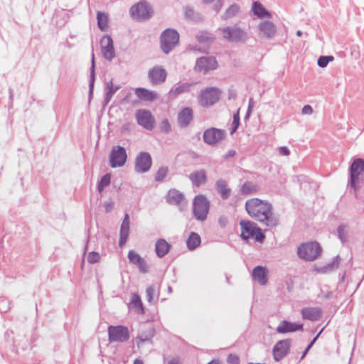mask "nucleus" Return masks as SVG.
I'll return each instance as SVG.
<instances>
[{
    "mask_svg": "<svg viewBox=\"0 0 364 364\" xmlns=\"http://www.w3.org/2000/svg\"><path fill=\"white\" fill-rule=\"evenodd\" d=\"M127 159L126 149L121 146H114L109 154V165L112 168L122 167Z\"/></svg>",
    "mask_w": 364,
    "mask_h": 364,
    "instance_id": "8",
    "label": "nucleus"
},
{
    "mask_svg": "<svg viewBox=\"0 0 364 364\" xmlns=\"http://www.w3.org/2000/svg\"><path fill=\"white\" fill-rule=\"evenodd\" d=\"M301 112H302L303 114L310 115V114H311L313 113V109L309 105H304L303 107V108H302Z\"/></svg>",
    "mask_w": 364,
    "mask_h": 364,
    "instance_id": "52",
    "label": "nucleus"
},
{
    "mask_svg": "<svg viewBox=\"0 0 364 364\" xmlns=\"http://www.w3.org/2000/svg\"><path fill=\"white\" fill-rule=\"evenodd\" d=\"M349 171L348 186L356 192L363 181L364 160L360 158L355 159L349 168Z\"/></svg>",
    "mask_w": 364,
    "mask_h": 364,
    "instance_id": "2",
    "label": "nucleus"
},
{
    "mask_svg": "<svg viewBox=\"0 0 364 364\" xmlns=\"http://www.w3.org/2000/svg\"><path fill=\"white\" fill-rule=\"evenodd\" d=\"M219 98V90L215 87H209L200 92L198 96V103L202 107H209L216 103Z\"/></svg>",
    "mask_w": 364,
    "mask_h": 364,
    "instance_id": "9",
    "label": "nucleus"
},
{
    "mask_svg": "<svg viewBox=\"0 0 364 364\" xmlns=\"http://www.w3.org/2000/svg\"><path fill=\"white\" fill-rule=\"evenodd\" d=\"M223 38L230 42H245L247 35L238 27H225L222 29Z\"/></svg>",
    "mask_w": 364,
    "mask_h": 364,
    "instance_id": "11",
    "label": "nucleus"
},
{
    "mask_svg": "<svg viewBox=\"0 0 364 364\" xmlns=\"http://www.w3.org/2000/svg\"><path fill=\"white\" fill-rule=\"evenodd\" d=\"M240 225L241 227V237L244 240H248L255 237L256 241L259 242L263 241L264 235L255 223L249 220H241Z\"/></svg>",
    "mask_w": 364,
    "mask_h": 364,
    "instance_id": "4",
    "label": "nucleus"
},
{
    "mask_svg": "<svg viewBox=\"0 0 364 364\" xmlns=\"http://www.w3.org/2000/svg\"><path fill=\"white\" fill-rule=\"evenodd\" d=\"M153 331H150L148 334L139 335L136 338V343L138 347H140L141 343L151 342V338L153 337Z\"/></svg>",
    "mask_w": 364,
    "mask_h": 364,
    "instance_id": "42",
    "label": "nucleus"
},
{
    "mask_svg": "<svg viewBox=\"0 0 364 364\" xmlns=\"http://www.w3.org/2000/svg\"><path fill=\"white\" fill-rule=\"evenodd\" d=\"M130 305H131V307L134 308L137 311L138 313H139V314L144 313L142 302L141 301L140 297L136 294H132Z\"/></svg>",
    "mask_w": 364,
    "mask_h": 364,
    "instance_id": "39",
    "label": "nucleus"
},
{
    "mask_svg": "<svg viewBox=\"0 0 364 364\" xmlns=\"http://www.w3.org/2000/svg\"><path fill=\"white\" fill-rule=\"evenodd\" d=\"M127 257L129 262L137 266L141 272L146 273L148 271V267L144 259L137 252L129 250Z\"/></svg>",
    "mask_w": 364,
    "mask_h": 364,
    "instance_id": "21",
    "label": "nucleus"
},
{
    "mask_svg": "<svg viewBox=\"0 0 364 364\" xmlns=\"http://www.w3.org/2000/svg\"><path fill=\"white\" fill-rule=\"evenodd\" d=\"M267 269L261 266H257L252 271V277L260 285L267 283Z\"/></svg>",
    "mask_w": 364,
    "mask_h": 364,
    "instance_id": "25",
    "label": "nucleus"
},
{
    "mask_svg": "<svg viewBox=\"0 0 364 364\" xmlns=\"http://www.w3.org/2000/svg\"><path fill=\"white\" fill-rule=\"evenodd\" d=\"M193 119V111L189 107L183 108L178 115V123L181 127H187Z\"/></svg>",
    "mask_w": 364,
    "mask_h": 364,
    "instance_id": "27",
    "label": "nucleus"
},
{
    "mask_svg": "<svg viewBox=\"0 0 364 364\" xmlns=\"http://www.w3.org/2000/svg\"><path fill=\"white\" fill-rule=\"evenodd\" d=\"M302 324L290 323L286 321L281 322L277 328V331L280 333L294 332L302 329Z\"/></svg>",
    "mask_w": 364,
    "mask_h": 364,
    "instance_id": "29",
    "label": "nucleus"
},
{
    "mask_svg": "<svg viewBox=\"0 0 364 364\" xmlns=\"http://www.w3.org/2000/svg\"><path fill=\"white\" fill-rule=\"evenodd\" d=\"M225 136V132L223 129L210 128L203 133V140L209 145H214L223 140Z\"/></svg>",
    "mask_w": 364,
    "mask_h": 364,
    "instance_id": "15",
    "label": "nucleus"
},
{
    "mask_svg": "<svg viewBox=\"0 0 364 364\" xmlns=\"http://www.w3.org/2000/svg\"><path fill=\"white\" fill-rule=\"evenodd\" d=\"M134 364H144V363L141 359H135Z\"/></svg>",
    "mask_w": 364,
    "mask_h": 364,
    "instance_id": "64",
    "label": "nucleus"
},
{
    "mask_svg": "<svg viewBox=\"0 0 364 364\" xmlns=\"http://www.w3.org/2000/svg\"><path fill=\"white\" fill-rule=\"evenodd\" d=\"M95 55L92 54V65L90 68V95L92 94L95 82Z\"/></svg>",
    "mask_w": 364,
    "mask_h": 364,
    "instance_id": "41",
    "label": "nucleus"
},
{
    "mask_svg": "<svg viewBox=\"0 0 364 364\" xmlns=\"http://www.w3.org/2000/svg\"><path fill=\"white\" fill-rule=\"evenodd\" d=\"M197 39L199 42L203 43V42H211L213 41V38L210 36H208L204 34H200L197 36Z\"/></svg>",
    "mask_w": 364,
    "mask_h": 364,
    "instance_id": "51",
    "label": "nucleus"
},
{
    "mask_svg": "<svg viewBox=\"0 0 364 364\" xmlns=\"http://www.w3.org/2000/svg\"><path fill=\"white\" fill-rule=\"evenodd\" d=\"M135 117L137 123L147 130H151L154 127V118L150 111L139 109L136 111Z\"/></svg>",
    "mask_w": 364,
    "mask_h": 364,
    "instance_id": "14",
    "label": "nucleus"
},
{
    "mask_svg": "<svg viewBox=\"0 0 364 364\" xmlns=\"http://www.w3.org/2000/svg\"><path fill=\"white\" fill-rule=\"evenodd\" d=\"M341 262V258L338 255L336 256L331 262L321 267H316V271L318 273L327 274L336 270L339 267Z\"/></svg>",
    "mask_w": 364,
    "mask_h": 364,
    "instance_id": "31",
    "label": "nucleus"
},
{
    "mask_svg": "<svg viewBox=\"0 0 364 364\" xmlns=\"http://www.w3.org/2000/svg\"><path fill=\"white\" fill-rule=\"evenodd\" d=\"M135 94L141 100L150 102L156 100L159 97L156 92L141 87L136 88Z\"/></svg>",
    "mask_w": 364,
    "mask_h": 364,
    "instance_id": "30",
    "label": "nucleus"
},
{
    "mask_svg": "<svg viewBox=\"0 0 364 364\" xmlns=\"http://www.w3.org/2000/svg\"><path fill=\"white\" fill-rule=\"evenodd\" d=\"M333 60V57L331 55L328 56H321L318 59V65L321 68H325L327 66L329 62Z\"/></svg>",
    "mask_w": 364,
    "mask_h": 364,
    "instance_id": "46",
    "label": "nucleus"
},
{
    "mask_svg": "<svg viewBox=\"0 0 364 364\" xmlns=\"http://www.w3.org/2000/svg\"><path fill=\"white\" fill-rule=\"evenodd\" d=\"M129 215L126 213L120 228V237L119 241L120 247L124 245L127 240L129 234Z\"/></svg>",
    "mask_w": 364,
    "mask_h": 364,
    "instance_id": "24",
    "label": "nucleus"
},
{
    "mask_svg": "<svg viewBox=\"0 0 364 364\" xmlns=\"http://www.w3.org/2000/svg\"><path fill=\"white\" fill-rule=\"evenodd\" d=\"M167 72L159 65L154 66L149 70L148 77L152 85H161L166 81Z\"/></svg>",
    "mask_w": 364,
    "mask_h": 364,
    "instance_id": "17",
    "label": "nucleus"
},
{
    "mask_svg": "<svg viewBox=\"0 0 364 364\" xmlns=\"http://www.w3.org/2000/svg\"><path fill=\"white\" fill-rule=\"evenodd\" d=\"M235 151L234 150H230L228 151L227 154H226V157H232L233 156H235Z\"/></svg>",
    "mask_w": 364,
    "mask_h": 364,
    "instance_id": "61",
    "label": "nucleus"
},
{
    "mask_svg": "<svg viewBox=\"0 0 364 364\" xmlns=\"http://www.w3.org/2000/svg\"><path fill=\"white\" fill-rule=\"evenodd\" d=\"M223 0H217V2L215 3L214 6V9L216 11V12H219L223 6Z\"/></svg>",
    "mask_w": 364,
    "mask_h": 364,
    "instance_id": "57",
    "label": "nucleus"
},
{
    "mask_svg": "<svg viewBox=\"0 0 364 364\" xmlns=\"http://www.w3.org/2000/svg\"><path fill=\"white\" fill-rule=\"evenodd\" d=\"M189 179L193 186L199 187L207 181L206 171L203 169L194 171L190 173Z\"/></svg>",
    "mask_w": 364,
    "mask_h": 364,
    "instance_id": "23",
    "label": "nucleus"
},
{
    "mask_svg": "<svg viewBox=\"0 0 364 364\" xmlns=\"http://www.w3.org/2000/svg\"><path fill=\"white\" fill-rule=\"evenodd\" d=\"M168 364H179V361L178 358H172Z\"/></svg>",
    "mask_w": 364,
    "mask_h": 364,
    "instance_id": "62",
    "label": "nucleus"
},
{
    "mask_svg": "<svg viewBox=\"0 0 364 364\" xmlns=\"http://www.w3.org/2000/svg\"><path fill=\"white\" fill-rule=\"evenodd\" d=\"M120 89V85L114 84L111 80L105 85V92L104 97V105H107L112 98L113 95Z\"/></svg>",
    "mask_w": 364,
    "mask_h": 364,
    "instance_id": "26",
    "label": "nucleus"
},
{
    "mask_svg": "<svg viewBox=\"0 0 364 364\" xmlns=\"http://www.w3.org/2000/svg\"><path fill=\"white\" fill-rule=\"evenodd\" d=\"M170 247V245L165 240H158L155 245L156 255L160 258L164 257L168 252Z\"/></svg>",
    "mask_w": 364,
    "mask_h": 364,
    "instance_id": "33",
    "label": "nucleus"
},
{
    "mask_svg": "<svg viewBox=\"0 0 364 364\" xmlns=\"http://www.w3.org/2000/svg\"><path fill=\"white\" fill-rule=\"evenodd\" d=\"M323 296L324 298H326V299H329V298H331V297L332 296V295H333V292H332V291H328V292H326V293H323Z\"/></svg>",
    "mask_w": 364,
    "mask_h": 364,
    "instance_id": "60",
    "label": "nucleus"
},
{
    "mask_svg": "<svg viewBox=\"0 0 364 364\" xmlns=\"http://www.w3.org/2000/svg\"><path fill=\"white\" fill-rule=\"evenodd\" d=\"M228 220L225 217H220L219 218V224L221 227H225L227 224Z\"/></svg>",
    "mask_w": 364,
    "mask_h": 364,
    "instance_id": "58",
    "label": "nucleus"
},
{
    "mask_svg": "<svg viewBox=\"0 0 364 364\" xmlns=\"http://www.w3.org/2000/svg\"><path fill=\"white\" fill-rule=\"evenodd\" d=\"M168 173V168L165 166L160 167L155 174V181H161L164 179Z\"/></svg>",
    "mask_w": 364,
    "mask_h": 364,
    "instance_id": "44",
    "label": "nucleus"
},
{
    "mask_svg": "<svg viewBox=\"0 0 364 364\" xmlns=\"http://www.w3.org/2000/svg\"><path fill=\"white\" fill-rule=\"evenodd\" d=\"M321 247L316 242H309L300 245L297 247L299 258L306 261H314L321 254Z\"/></svg>",
    "mask_w": 364,
    "mask_h": 364,
    "instance_id": "3",
    "label": "nucleus"
},
{
    "mask_svg": "<svg viewBox=\"0 0 364 364\" xmlns=\"http://www.w3.org/2000/svg\"><path fill=\"white\" fill-rule=\"evenodd\" d=\"M227 362L229 364H240V358L238 355L230 354L228 356Z\"/></svg>",
    "mask_w": 364,
    "mask_h": 364,
    "instance_id": "50",
    "label": "nucleus"
},
{
    "mask_svg": "<svg viewBox=\"0 0 364 364\" xmlns=\"http://www.w3.org/2000/svg\"><path fill=\"white\" fill-rule=\"evenodd\" d=\"M253 106H254V102H253V100L252 98L250 99L249 100V105H248V109H247V114H246V118H248L252 112V109L253 108Z\"/></svg>",
    "mask_w": 364,
    "mask_h": 364,
    "instance_id": "54",
    "label": "nucleus"
},
{
    "mask_svg": "<svg viewBox=\"0 0 364 364\" xmlns=\"http://www.w3.org/2000/svg\"><path fill=\"white\" fill-rule=\"evenodd\" d=\"M111 176L109 174H105L103 176L98 183V191L102 192L104 188L110 183Z\"/></svg>",
    "mask_w": 364,
    "mask_h": 364,
    "instance_id": "43",
    "label": "nucleus"
},
{
    "mask_svg": "<svg viewBox=\"0 0 364 364\" xmlns=\"http://www.w3.org/2000/svg\"><path fill=\"white\" fill-rule=\"evenodd\" d=\"M100 48L102 56L108 61L115 57L113 40L109 35H105L100 40Z\"/></svg>",
    "mask_w": 364,
    "mask_h": 364,
    "instance_id": "13",
    "label": "nucleus"
},
{
    "mask_svg": "<svg viewBox=\"0 0 364 364\" xmlns=\"http://www.w3.org/2000/svg\"><path fill=\"white\" fill-rule=\"evenodd\" d=\"M217 68L216 60L210 56H203L197 59L195 70L201 73H207Z\"/></svg>",
    "mask_w": 364,
    "mask_h": 364,
    "instance_id": "16",
    "label": "nucleus"
},
{
    "mask_svg": "<svg viewBox=\"0 0 364 364\" xmlns=\"http://www.w3.org/2000/svg\"><path fill=\"white\" fill-rule=\"evenodd\" d=\"M160 129L164 133L168 134L171 131V126L167 119H164L160 124Z\"/></svg>",
    "mask_w": 364,
    "mask_h": 364,
    "instance_id": "47",
    "label": "nucleus"
},
{
    "mask_svg": "<svg viewBox=\"0 0 364 364\" xmlns=\"http://www.w3.org/2000/svg\"><path fill=\"white\" fill-rule=\"evenodd\" d=\"M179 35L173 29L165 30L161 36V48L164 53L168 54L178 43Z\"/></svg>",
    "mask_w": 364,
    "mask_h": 364,
    "instance_id": "6",
    "label": "nucleus"
},
{
    "mask_svg": "<svg viewBox=\"0 0 364 364\" xmlns=\"http://www.w3.org/2000/svg\"><path fill=\"white\" fill-rule=\"evenodd\" d=\"M259 36L267 39L273 38L277 34V26L270 21H264L258 25Z\"/></svg>",
    "mask_w": 364,
    "mask_h": 364,
    "instance_id": "19",
    "label": "nucleus"
},
{
    "mask_svg": "<svg viewBox=\"0 0 364 364\" xmlns=\"http://www.w3.org/2000/svg\"><path fill=\"white\" fill-rule=\"evenodd\" d=\"M322 311L318 307H306L301 310V316L304 319L316 321L321 317Z\"/></svg>",
    "mask_w": 364,
    "mask_h": 364,
    "instance_id": "22",
    "label": "nucleus"
},
{
    "mask_svg": "<svg viewBox=\"0 0 364 364\" xmlns=\"http://www.w3.org/2000/svg\"><path fill=\"white\" fill-rule=\"evenodd\" d=\"M146 297H147L148 301L151 302L154 299V296L155 294V289H154V287L153 286L148 287L146 289Z\"/></svg>",
    "mask_w": 364,
    "mask_h": 364,
    "instance_id": "49",
    "label": "nucleus"
},
{
    "mask_svg": "<svg viewBox=\"0 0 364 364\" xmlns=\"http://www.w3.org/2000/svg\"><path fill=\"white\" fill-rule=\"evenodd\" d=\"M208 364H223V363L218 360H213L212 361L209 362Z\"/></svg>",
    "mask_w": 364,
    "mask_h": 364,
    "instance_id": "63",
    "label": "nucleus"
},
{
    "mask_svg": "<svg viewBox=\"0 0 364 364\" xmlns=\"http://www.w3.org/2000/svg\"><path fill=\"white\" fill-rule=\"evenodd\" d=\"M130 14L136 21H144L152 16V9L146 1H141L131 7Z\"/></svg>",
    "mask_w": 364,
    "mask_h": 364,
    "instance_id": "7",
    "label": "nucleus"
},
{
    "mask_svg": "<svg viewBox=\"0 0 364 364\" xmlns=\"http://www.w3.org/2000/svg\"><path fill=\"white\" fill-rule=\"evenodd\" d=\"M240 6L236 4H233L230 5L226 9L225 12L222 16V18L223 20H227L228 18L235 17V16H237L238 14V13L240 12Z\"/></svg>",
    "mask_w": 364,
    "mask_h": 364,
    "instance_id": "36",
    "label": "nucleus"
},
{
    "mask_svg": "<svg viewBox=\"0 0 364 364\" xmlns=\"http://www.w3.org/2000/svg\"><path fill=\"white\" fill-rule=\"evenodd\" d=\"M97 19L99 28L102 31H106L108 27V16L105 13L98 11Z\"/></svg>",
    "mask_w": 364,
    "mask_h": 364,
    "instance_id": "37",
    "label": "nucleus"
},
{
    "mask_svg": "<svg viewBox=\"0 0 364 364\" xmlns=\"http://www.w3.org/2000/svg\"><path fill=\"white\" fill-rule=\"evenodd\" d=\"M166 200L170 204L178 205L181 211L185 210L187 206V201L183 195L175 189L170 190L168 192Z\"/></svg>",
    "mask_w": 364,
    "mask_h": 364,
    "instance_id": "18",
    "label": "nucleus"
},
{
    "mask_svg": "<svg viewBox=\"0 0 364 364\" xmlns=\"http://www.w3.org/2000/svg\"><path fill=\"white\" fill-rule=\"evenodd\" d=\"M152 164L150 154L147 152H140L135 159L134 168L139 173L149 171Z\"/></svg>",
    "mask_w": 364,
    "mask_h": 364,
    "instance_id": "12",
    "label": "nucleus"
},
{
    "mask_svg": "<svg viewBox=\"0 0 364 364\" xmlns=\"http://www.w3.org/2000/svg\"><path fill=\"white\" fill-rule=\"evenodd\" d=\"M100 256L97 252H90L87 255V262L94 264L100 261Z\"/></svg>",
    "mask_w": 364,
    "mask_h": 364,
    "instance_id": "48",
    "label": "nucleus"
},
{
    "mask_svg": "<svg viewBox=\"0 0 364 364\" xmlns=\"http://www.w3.org/2000/svg\"><path fill=\"white\" fill-rule=\"evenodd\" d=\"M323 328H322L321 330V331L317 334V336L311 341V342L308 345V348H311L313 345L314 344V343L316 342V339L318 338V337L319 336V335L321 333V332L323 331Z\"/></svg>",
    "mask_w": 364,
    "mask_h": 364,
    "instance_id": "59",
    "label": "nucleus"
},
{
    "mask_svg": "<svg viewBox=\"0 0 364 364\" xmlns=\"http://www.w3.org/2000/svg\"><path fill=\"white\" fill-rule=\"evenodd\" d=\"M259 186L253 182H245L241 187V193L243 194H253L257 192Z\"/></svg>",
    "mask_w": 364,
    "mask_h": 364,
    "instance_id": "38",
    "label": "nucleus"
},
{
    "mask_svg": "<svg viewBox=\"0 0 364 364\" xmlns=\"http://www.w3.org/2000/svg\"><path fill=\"white\" fill-rule=\"evenodd\" d=\"M218 191L223 199H227L230 194V189L228 188L227 183L224 180H219L216 183Z\"/></svg>",
    "mask_w": 364,
    "mask_h": 364,
    "instance_id": "34",
    "label": "nucleus"
},
{
    "mask_svg": "<svg viewBox=\"0 0 364 364\" xmlns=\"http://www.w3.org/2000/svg\"><path fill=\"white\" fill-rule=\"evenodd\" d=\"M184 12L186 17L188 18H191L193 14V10L189 7H186Z\"/></svg>",
    "mask_w": 364,
    "mask_h": 364,
    "instance_id": "55",
    "label": "nucleus"
},
{
    "mask_svg": "<svg viewBox=\"0 0 364 364\" xmlns=\"http://www.w3.org/2000/svg\"><path fill=\"white\" fill-rule=\"evenodd\" d=\"M338 236L340 240L345 243L348 241V232L347 227L344 225H341L338 227Z\"/></svg>",
    "mask_w": 364,
    "mask_h": 364,
    "instance_id": "40",
    "label": "nucleus"
},
{
    "mask_svg": "<svg viewBox=\"0 0 364 364\" xmlns=\"http://www.w3.org/2000/svg\"><path fill=\"white\" fill-rule=\"evenodd\" d=\"M252 11L253 14L259 18H272V14L259 2H253Z\"/></svg>",
    "mask_w": 364,
    "mask_h": 364,
    "instance_id": "32",
    "label": "nucleus"
},
{
    "mask_svg": "<svg viewBox=\"0 0 364 364\" xmlns=\"http://www.w3.org/2000/svg\"><path fill=\"white\" fill-rule=\"evenodd\" d=\"M195 83L181 82L176 84L169 91V95L177 97L181 94L189 92Z\"/></svg>",
    "mask_w": 364,
    "mask_h": 364,
    "instance_id": "28",
    "label": "nucleus"
},
{
    "mask_svg": "<svg viewBox=\"0 0 364 364\" xmlns=\"http://www.w3.org/2000/svg\"><path fill=\"white\" fill-rule=\"evenodd\" d=\"M210 209V203L204 195L196 196L193 200V215L197 220L204 221L207 218Z\"/></svg>",
    "mask_w": 364,
    "mask_h": 364,
    "instance_id": "5",
    "label": "nucleus"
},
{
    "mask_svg": "<svg viewBox=\"0 0 364 364\" xmlns=\"http://www.w3.org/2000/svg\"><path fill=\"white\" fill-rule=\"evenodd\" d=\"M186 242L189 250H194L200 245V237L196 232H191Z\"/></svg>",
    "mask_w": 364,
    "mask_h": 364,
    "instance_id": "35",
    "label": "nucleus"
},
{
    "mask_svg": "<svg viewBox=\"0 0 364 364\" xmlns=\"http://www.w3.org/2000/svg\"><path fill=\"white\" fill-rule=\"evenodd\" d=\"M245 210L252 218L267 227L274 228L279 223L278 218L273 213L272 204L267 200L257 198L249 199L245 202Z\"/></svg>",
    "mask_w": 364,
    "mask_h": 364,
    "instance_id": "1",
    "label": "nucleus"
},
{
    "mask_svg": "<svg viewBox=\"0 0 364 364\" xmlns=\"http://www.w3.org/2000/svg\"><path fill=\"white\" fill-rule=\"evenodd\" d=\"M104 207L105 208L106 212H109L114 207V203L112 201H108L105 203Z\"/></svg>",
    "mask_w": 364,
    "mask_h": 364,
    "instance_id": "56",
    "label": "nucleus"
},
{
    "mask_svg": "<svg viewBox=\"0 0 364 364\" xmlns=\"http://www.w3.org/2000/svg\"><path fill=\"white\" fill-rule=\"evenodd\" d=\"M240 124V109L233 115V120L231 124L230 134L236 132Z\"/></svg>",
    "mask_w": 364,
    "mask_h": 364,
    "instance_id": "45",
    "label": "nucleus"
},
{
    "mask_svg": "<svg viewBox=\"0 0 364 364\" xmlns=\"http://www.w3.org/2000/svg\"><path fill=\"white\" fill-rule=\"evenodd\" d=\"M290 348L289 340H282L277 343L273 348V355L276 361H279L288 353Z\"/></svg>",
    "mask_w": 364,
    "mask_h": 364,
    "instance_id": "20",
    "label": "nucleus"
},
{
    "mask_svg": "<svg viewBox=\"0 0 364 364\" xmlns=\"http://www.w3.org/2000/svg\"><path fill=\"white\" fill-rule=\"evenodd\" d=\"M279 153L282 156H289L290 154V151L287 146H281L279 148Z\"/></svg>",
    "mask_w": 364,
    "mask_h": 364,
    "instance_id": "53",
    "label": "nucleus"
},
{
    "mask_svg": "<svg viewBox=\"0 0 364 364\" xmlns=\"http://www.w3.org/2000/svg\"><path fill=\"white\" fill-rule=\"evenodd\" d=\"M107 331L110 343H122L129 338V330L123 326H109Z\"/></svg>",
    "mask_w": 364,
    "mask_h": 364,
    "instance_id": "10",
    "label": "nucleus"
}]
</instances>
